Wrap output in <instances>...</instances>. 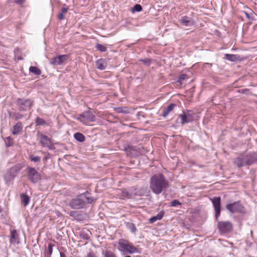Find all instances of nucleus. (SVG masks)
I'll return each instance as SVG.
<instances>
[{
    "label": "nucleus",
    "mask_w": 257,
    "mask_h": 257,
    "mask_svg": "<svg viewBox=\"0 0 257 257\" xmlns=\"http://www.w3.org/2000/svg\"><path fill=\"white\" fill-rule=\"evenodd\" d=\"M168 186V181L163 174H155L151 177L150 188L154 194L156 195L160 194Z\"/></svg>",
    "instance_id": "f257e3e1"
},
{
    "label": "nucleus",
    "mask_w": 257,
    "mask_h": 257,
    "mask_svg": "<svg viewBox=\"0 0 257 257\" xmlns=\"http://www.w3.org/2000/svg\"><path fill=\"white\" fill-rule=\"evenodd\" d=\"M93 200L94 198L90 196V193L86 191L72 199L69 203V206L72 209H79L82 208L86 204L91 203Z\"/></svg>",
    "instance_id": "f03ea898"
},
{
    "label": "nucleus",
    "mask_w": 257,
    "mask_h": 257,
    "mask_svg": "<svg viewBox=\"0 0 257 257\" xmlns=\"http://www.w3.org/2000/svg\"><path fill=\"white\" fill-rule=\"evenodd\" d=\"M257 162L256 152H250L245 156L237 158L234 163L238 167L250 166Z\"/></svg>",
    "instance_id": "7ed1b4c3"
},
{
    "label": "nucleus",
    "mask_w": 257,
    "mask_h": 257,
    "mask_svg": "<svg viewBox=\"0 0 257 257\" xmlns=\"http://www.w3.org/2000/svg\"><path fill=\"white\" fill-rule=\"evenodd\" d=\"M15 103L19 111H27L30 110L33 107L34 100L31 98H18Z\"/></svg>",
    "instance_id": "20e7f679"
},
{
    "label": "nucleus",
    "mask_w": 257,
    "mask_h": 257,
    "mask_svg": "<svg viewBox=\"0 0 257 257\" xmlns=\"http://www.w3.org/2000/svg\"><path fill=\"white\" fill-rule=\"evenodd\" d=\"M23 168V166L20 164H17L11 167L4 175V178L6 184H9L12 181Z\"/></svg>",
    "instance_id": "39448f33"
},
{
    "label": "nucleus",
    "mask_w": 257,
    "mask_h": 257,
    "mask_svg": "<svg viewBox=\"0 0 257 257\" xmlns=\"http://www.w3.org/2000/svg\"><path fill=\"white\" fill-rule=\"evenodd\" d=\"M119 246L126 251L130 254H133L135 253H139V249L133 246L132 244L129 243L128 241L125 239H120L118 242Z\"/></svg>",
    "instance_id": "423d86ee"
},
{
    "label": "nucleus",
    "mask_w": 257,
    "mask_h": 257,
    "mask_svg": "<svg viewBox=\"0 0 257 257\" xmlns=\"http://www.w3.org/2000/svg\"><path fill=\"white\" fill-rule=\"evenodd\" d=\"M27 170L28 180L31 183L36 184L41 179V175L36 170L35 168L28 167Z\"/></svg>",
    "instance_id": "0eeeda50"
},
{
    "label": "nucleus",
    "mask_w": 257,
    "mask_h": 257,
    "mask_svg": "<svg viewBox=\"0 0 257 257\" xmlns=\"http://www.w3.org/2000/svg\"><path fill=\"white\" fill-rule=\"evenodd\" d=\"M77 119L82 122L83 124H86V121H94L95 119V115L91 110L85 111L79 115V116L77 117Z\"/></svg>",
    "instance_id": "6e6552de"
},
{
    "label": "nucleus",
    "mask_w": 257,
    "mask_h": 257,
    "mask_svg": "<svg viewBox=\"0 0 257 257\" xmlns=\"http://www.w3.org/2000/svg\"><path fill=\"white\" fill-rule=\"evenodd\" d=\"M226 209L231 213H243L244 208L240 201L228 203L226 205Z\"/></svg>",
    "instance_id": "1a4fd4ad"
},
{
    "label": "nucleus",
    "mask_w": 257,
    "mask_h": 257,
    "mask_svg": "<svg viewBox=\"0 0 257 257\" xmlns=\"http://www.w3.org/2000/svg\"><path fill=\"white\" fill-rule=\"evenodd\" d=\"M179 117L180 118V123L181 126L186 123L192 122L194 119V113L192 110H187V111L183 112L179 114Z\"/></svg>",
    "instance_id": "9d476101"
},
{
    "label": "nucleus",
    "mask_w": 257,
    "mask_h": 257,
    "mask_svg": "<svg viewBox=\"0 0 257 257\" xmlns=\"http://www.w3.org/2000/svg\"><path fill=\"white\" fill-rule=\"evenodd\" d=\"M215 211V216L216 219L220 215L221 211V198L220 197H214L210 198Z\"/></svg>",
    "instance_id": "9b49d317"
},
{
    "label": "nucleus",
    "mask_w": 257,
    "mask_h": 257,
    "mask_svg": "<svg viewBox=\"0 0 257 257\" xmlns=\"http://www.w3.org/2000/svg\"><path fill=\"white\" fill-rule=\"evenodd\" d=\"M217 227L220 232L227 233L230 231L232 229V224L229 221H219L217 223Z\"/></svg>",
    "instance_id": "f8f14e48"
},
{
    "label": "nucleus",
    "mask_w": 257,
    "mask_h": 257,
    "mask_svg": "<svg viewBox=\"0 0 257 257\" xmlns=\"http://www.w3.org/2000/svg\"><path fill=\"white\" fill-rule=\"evenodd\" d=\"M136 190V188L134 187L128 189H121V196L125 198L131 199L134 196L138 195Z\"/></svg>",
    "instance_id": "ddd939ff"
},
{
    "label": "nucleus",
    "mask_w": 257,
    "mask_h": 257,
    "mask_svg": "<svg viewBox=\"0 0 257 257\" xmlns=\"http://www.w3.org/2000/svg\"><path fill=\"white\" fill-rule=\"evenodd\" d=\"M69 60V56L67 55H59L54 58L51 62V64H62L67 63Z\"/></svg>",
    "instance_id": "4468645a"
},
{
    "label": "nucleus",
    "mask_w": 257,
    "mask_h": 257,
    "mask_svg": "<svg viewBox=\"0 0 257 257\" xmlns=\"http://www.w3.org/2000/svg\"><path fill=\"white\" fill-rule=\"evenodd\" d=\"M9 237L11 244L15 245L20 243V235L16 229L11 231V234Z\"/></svg>",
    "instance_id": "2eb2a0df"
},
{
    "label": "nucleus",
    "mask_w": 257,
    "mask_h": 257,
    "mask_svg": "<svg viewBox=\"0 0 257 257\" xmlns=\"http://www.w3.org/2000/svg\"><path fill=\"white\" fill-rule=\"evenodd\" d=\"M180 23L185 26L190 27L194 24L193 20L190 17L187 16H183L179 20Z\"/></svg>",
    "instance_id": "dca6fc26"
},
{
    "label": "nucleus",
    "mask_w": 257,
    "mask_h": 257,
    "mask_svg": "<svg viewBox=\"0 0 257 257\" xmlns=\"http://www.w3.org/2000/svg\"><path fill=\"white\" fill-rule=\"evenodd\" d=\"M177 105L175 103H171L167 107L165 108L162 112V116L166 117L168 114Z\"/></svg>",
    "instance_id": "f3484780"
},
{
    "label": "nucleus",
    "mask_w": 257,
    "mask_h": 257,
    "mask_svg": "<svg viewBox=\"0 0 257 257\" xmlns=\"http://www.w3.org/2000/svg\"><path fill=\"white\" fill-rule=\"evenodd\" d=\"M40 137L41 138L40 143L43 147H46L51 142L50 139L46 135L41 134Z\"/></svg>",
    "instance_id": "a211bd4d"
},
{
    "label": "nucleus",
    "mask_w": 257,
    "mask_h": 257,
    "mask_svg": "<svg viewBox=\"0 0 257 257\" xmlns=\"http://www.w3.org/2000/svg\"><path fill=\"white\" fill-rule=\"evenodd\" d=\"M164 211H161L157 215L154 216L152 217L150 220L149 222L151 223H153L156 221L157 220H160L162 219L164 215Z\"/></svg>",
    "instance_id": "6ab92c4d"
},
{
    "label": "nucleus",
    "mask_w": 257,
    "mask_h": 257,
    "mask_svg": "<svg viewBox=\"0 0 257 257\" xmlns=\"http://www.w3.org/2000/svg\"><path fill=\"white\" fill-rule=\"evenodd\" d=\"M224 58L225 59L228 60L230 61H232V62H235V61L239 60V56L237 55H234V54H226L224 55Z\"/></svg>",
    "instance_id": "aec40b11"
},
{
    "label": "nucleus",
    "mask_w": 257,
    "mask_h": 257,
    "mask_svg": "<svg viewBox=\"0 0 257 257\" xmlns=\"http://www.w3.org/2000/svg\"><path fill=\"white\" fill-rule=\"evenodd\" d=\"M22 123L20 122H17V124L14 126V131L13 132V134L14 135H18L19 132L22 131Z\"/></svg>",
    "instance_id": "412c9836"
},
{
    "label": "nucleus",
    "mask_w": 257,
    "mask_h": 257,
    "mask_svg": "<svg viewBox=\"0 0 257 257\" xmlns=\"http://www.w3.org/2000/svg\"><path fill=\"white\" fill-rule=\"evenodd\" d=\"M21 199L22 202L24 204V206H26L29 203L30 199L28 195L23 193L21 194Z\"/></svg>",
    "instance_id": "4be33fe9"
},
{
    "label": "nucleus",
    "mask_w": 257,
    "mask_h": 257,
    "mask_svg": "<svg viewBox=\"0 0 257 257\" xmlns=\"http://www.w3.org/2000/svg\"><path fill=\"white\" fill-rule=\"evenodd\" d=\"M68 9L67 8H63L61 10V12L59 13L58 15V18L60 20H63L65 19V15L67 14L68 12Z\"/></svg>",
    "instance_id": "5701e85b"
},
{
    "label": "nucleus",
    "mask_w": 257,
    "mask_h": 257,
    "mask_svg": "<svg viewBox=\"0 0 257 257\" xmlns=\"http://www.w3.org/2000/svg\"><path fill=\"white\" fill-rule=\"evenodd\" d=\"M74 137L76 140L82 143L85 141V136L80 133H76L74 134Z\"/></svg>",
    "instance_id": "b1692460"
},
{
    "label": "nucleus",
    "mask_w": 257,
    "mask_h": 257,
    "mask_svg": "<svg viewBox=\"0 0 257 257\" xmlns=\"http://www.w3.org/2000/svg\"><path fill=\"white\" fill-rule=\"evenodd\" d=\"M189 76L185 74H182L179 75L176 82L182 85L184 81H186L189 79Z\"/></svg>",
    "instance_id": "393cba45"
},
{
    "label": "nucleus",
    "mask_w": 257,
    "mask_h": 257,
    "mask_svg": "<svg viewBox=\"0 0 257 257\" xmlns=\"http://www.w3.org/2000/svg\"><path fill=\"white\" fill-rule=\"evenodd\" d=\"M29 71L36 75H40L41 73V70L36 66H31Z\"/></svg>",
    "instance_id": "a878e982"
},
{
    "label": "nucleus",
    "mask_w": 257,
    "mask_h": 257,
    "mask_svg": "<svg viewBox=\"0 0 257 257\" xmlns=\"http://www.w3.org/2000/svg\"><path fill=\"white\" fill-rule=\"evenodd\" d=\"M125 224L127 229H128L132 232L134 233L136 231L137 228L133 223L127 222H126Z\"/></svg>",
    "instance_id": "bb28decb"
},
{
    "label": "nucleus",
    "mask_w": 257,
    "mask_h": 257,
    "mask_svg": "<svg viewBox=\"0 0 257 257\" xmlns=\"http://www.w3.org/2000/svg\"><path fill=\"white\" fill-rule=\"evenodd\" d=\"M89 233L90 231L89 230H87L86 232L84 231H81L80 233V236L83 239L88 240L90 238Z\"/></svg>",
    "instance_id": "cd10ccee"
},
{
    "label": "nucleus",
    "mask_w": 257,
    "mask_h": 257,
    "mask_svg": "<svg viewBox=\"0 0 257 257\" xmlns=\"http://www.w3.org/2000/svg\"><path fill=\"white\" fill-rule=\"evenodd\" d=\"M102 254L104 257H116L113 252L109 250H106L105 252L103 251Z\"/></svg>",
    "instance_id": "c85d7f7f"
},
{
    "label": "nucleus",
    "mask_w": 257,
    "mask_h": 257,
    "mask_svg": "<svg viewBox=\"0 0 257 257\" xmlns=\"http://www.w3.org/2000/svg\"><path fill=\"white\" fill-rule=\"evenodd\" d=\"M96 48L97 50L100 52H105L107 50V48L103 45L100 44H97Z\"/></svg>",
    "instance_id": "c756f323"
},
{
    "label": "nucleus",
    "mask_w": 257,
    "mask_h": 257,
    "mask_svg": "<svg viewBox=\"0 0 257 257\" xmlns=\"http://www.w3.org/2000/svg\"><path fill=\"white\" fill-rule=\"evenodd\" d=\"M35 123L37 125H42L46 124V121L43 118L37 117L35 120Z\"/></svg>",
    "instance_id": "7c9ffc66"
},
{
    "label": "nucleus",
    "mask_w": 257,
    "mask_h": 257,
    "mask_svg": "<svg viewBox=\"0 0 257 257\" xmlns=\"http://www.w3.org/2000/svg\"><path fill=\"white\" fill-rule=\"evenodd\" d=\"M29 159L32 162L35 163L39 162L41 161V157L39 156H35L32 155L29 156Z\"/></svg>",
    "instance_id": "2f4dec72"
},
{
    "label": "nucleus",
    "mask_w": 257,
    "mask_h": 257,
    "mask_svg": "<svg viewBox=\"0 0 257 257\" xmlns=\"http://www.w3.org/2000/svg\"><path fill=\"white\" fill-rule=\"evenodd\" d=\"M53 245L50 243L48 244V250L46 251V253L47 254V255L48 256H51L52 252H53Z\"/></svg>",
    "instance_id": "473e14b6"
},
{
    "label": "nucleus",
    "mask_w": 257,
    "mask_h": 257,
    "mask_svg": "<svg viewBox=\"0 0 257 257\" xmlns=\"http://www.w3.org/2000/svg\"><path fill=\"white\" fill-rule=\"evenodd\" d=\"M142 10V7L139 4H136L132 9L133 12H140Z\"/></svg>",
    "instance_id": "72a5a7b5"
},
{
    "label": "nucleus",
    "mask_w": 257,
    "mask_h": 257,
    "mask_svg": "<svg viewBox=\"0 0 257 257\" xmlns=\"http://www.w3.org/2000/svg\"><path fill=\"white\" fill-rule=\"evenodd\" d=\"M181 203L178 200H174L171 202V206L176 207L178 205H180Z\"/></svg>",
    "instance_id": "f704fd0d"
},
{
    "label": "nucleus",
    "mask_w": 257,
    "mask_h": 257,
    "mask_svg": "<svg viewBox=\"0 0 257 257\" xmlns=\"http://www.w3.org/2000/svg\"><path fill=\"white\" fill-rule=\"evenodd\" d=\"M23 117V115L20 113H15V119L16 120H18L22 118Z\"/></svg>",
    "instance_id": "c9c22d12"
},
{
    "label": "nucleus",
    "mask_w": 257,
    "mask_h": 257,
    "mask_svg": "<svg viewBox=\"0 0 257 257\" xmlns=\"http://www.w3.org/2000/svg\"><path fill=\"white\" fill-rule=\"evenodd\" d=\"M96 68L100 70H105L106 68V65H96Z\"/></svg>",
    "instance_id": "e433bc0d"
},
{
    "label": "nucleus",
    "mask_w": 257,
    "mask_h": 257,
    "mask_svg": "<svg viewBox=\"0 0 257 257\" xmlns=\"http://www.w3.org/2000/svg\"><path fill=\"white\" fill-rule=\"evenodd\" d=\"M7 139L8 140V142L6 143V146L7 147H10V146H11L12 145V144H11V138L10 137H7Z\"/></svg>",
    "instance_id": "4c0bfd02"
},
{
    "label": "nucleus",
    "mask_w": 257,
    "mask_h": 257,
    "mask_svg": "<svg viewBox=\"0 0 257 257\" xmlns=\"http://www.w3.org/2000/svg\"><path fill=\"white\" fill-rule=\"evenodd\" d=\"M46 147H47L50 150H54L55 149V147L54 145L52 144L51 142L50 143V144L47 146Z\"/></svg>",
    "instance_id": "58836bf2"
},
{
    "label": "nucleus",
    "mask_w": 257,
    "mask_h": 257,
    "mask_svg": "<svg viewBox=\"0 0 257 257\" xmlns=\"http://www.w3.org/2000/svg\"><path fill=\"white\" fill-rule=\"evenodd\" d=\"M26 0H16L15 3L18 5H22L24 4Z\"/></svg>",
    "instance_id": "ea45409f"
},
{
    "label": "nucleus",
    "mask_w": 257,
    "mask_h": 257,
    "mask_svg": "<svg viewBox=\"0 0 257 257\" xmlns=\"http://www.w3.org/2000/svg\"><path fill=\"white\" fill-rule=\"evenodd\" d=\"M87 257H96V256L93 252L90 251L88 253Z\"/></svg>",
    "instance_id": "a19ab883"
},
{
    "label": "nucleus",
    "mask_w": 257,
    "mask_h": 257,
    "mask_svg": "<svg viewBox=\"0 0 257 257\" xmlns=\"http://www.w3.org/2000/svg\"><path fill=\"white\" fill-rule=\"evenodd\" d=\"M18 52V50H15V59H18V60H22V58L21 57V56H17V53Z\"/></svg>",
    "instance_id": "79ce46f5"
},
{
    "label": "nucleus",
    "mask_w": 257,
    "mask_h": 257,
    "mask_svg": "<svg viewBox=\"0 0 257 257\" xmlns=\"http://www.w3.org/2000/svg\"><path fill=\"white\" fill-rule=\"evenodd\" d=\"M116 111L118 113H125V111H124L122 110V108H120V107H118V108H116Z\"/></svg>",
    "instance_id": "37998d69"
},
{
    "label": "nucleus",
    "mask_w": 257,
    "mask_h": 257,
    "mask_svg": "<svg viewBox=\"0 0 257 257\" xmlns=\"http://www.w3.org/2000/svg\"><path fill=\"white\" fill-rule=\"evenodd\" d=\"M60 257H66V255L64 253L62 252H60Z\"/></svg>",
    "instance_id": "c03bdc74"
},
{
    "label": "nucleus",
    "mask_w": 257,
    "mask_h": 257,
    "mask_svg": "<svg viewBox=\"0 0 257 257\" xmlns=\"http://www.w3.org/2000/svg\"><path fill=\"white\" fill-rule=\"evenodd\" d=\"M246 16L249 18V15L247 13H245Z\"/></svg>",
    "instance_id": "a18cd8bd"
},
{
    "label": "nucleus",
    "mask_w": 257,
    "mask_h": 257,
    "mask_svg": "<svg viewBox=\"0 0 257 257\" xmlns=\"http://www.w3.org/2000/svg\"><path fill=\"white\" fill-rule=\"evenodd\" d=\"M76 213V212H75V211L71 212L70 215H71V216H72V215H73V213Z\"/></svg>",
    "instance_id": "49530a36"
},
{
    "label": "nucleus",
    "mask_w": 257,
    "mask_h": 257,
    "mask_svg": "<svg viewBox=\"0 0 257 257\" xmlns=\"http://www.w3.org/2000/svg\"><path fill=\"white\" fill-rule=\"evenodd\" d=\"M2 211H3V209L1 208V207L0 206V213L2 212Z\"/></svg>",
    "instance_id": "de8ad7c7"
},
{
    "label": "nucleus",
    "mask_w": 257,
    "mask_h": 257,
    "mask_svg": "<svg viewBox=\"0 0 257 257\" xmlns=\"http://www.w3.org/2000/svg\"><path fill=\"white\" fill-rule=\"evenodd\" d=\"M134 147H133V146H132V147H130V149H131V150H134Z\"/></svg>",
    "instance_id": "09e8293b"
},
{
    "label": "nucleus",
    "mask_w": 257,
    "mask_h": 257,
    "mask_svg": "<svg viewBox=\"0 0 257 257\" xmlns=\"http://www.w3.org/2000/svg\"><path fill=\"white\" fill-rule=\"evenodd\" d=\"M124 257H132V256H130V255H126V256H124Z\"/></svg>",
    "instance_id": "8fccbe9b"
},
{
    "label": "nucleus",
    "mask_w": 257,
    "mask_h": 257,
    "mask_svg": "<svg viewBox=\"0 0 257 257\" xmlns=\"http://www.w3.org/2000/svg\"><path fill=\"white\" fill-rule=\"evenodd\" d=\"M205 64L208 65V64H210V63H206Z\"/></svg>",
    "instance_id": "3c124183"
},
{
    "label": "nucleus",
    "mask_w": 257,
    "mask_h": 257,
    "mask_svg": "<svg viewBox=\"0 0 257 257\" xmlns=\"http://www.w3.org/2000/svg\"><path fill=\"white\" fill-rule=\"evenodd\" d=\"M49 257H50V256H49Z\"/></svg>",
    "instance_id": "603ef678"
}]
</instances>
